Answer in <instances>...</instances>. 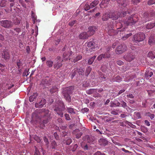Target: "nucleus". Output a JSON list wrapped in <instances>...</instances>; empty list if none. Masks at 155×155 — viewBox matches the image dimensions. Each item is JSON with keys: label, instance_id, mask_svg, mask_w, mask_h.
<instances>
[{"label": "nucleus", "instance_id": "de8ad7c7", "mask_svg": "<svg viewBox=\"0 0 155 155\" xmlns=\"http://www.w3.org/2000/svg\"><path fill=\"white\" fill-rule=\"evenodd\" d=\"M77 72L79 75L82 74L83 72V70L81 68L77 69Z\"/></svg>", "mask_w": 155, "mask_h": 155}, {"label": "nucleus", "instance_id": "774afa93", "mask_svg": "<svg viewBox=\"0 0 155 155\" xmlns=\"http://www.w3.org/2000/svg\"><path fill=\"white\" fill-rule=\"evenodd\" d=\"M29 74V73H28V71L27 70H25V72L23 74V75L24 76H27Z\"/></svg>", "mask_w": 155, "mask_h": 155}, {"label": "nucleus", "instance_id": "4c0bfd02", "mask_svg": "<svg viewBox=\"0 0 155 155\" xmlns=\"http://www.w3.org/2000/svg\"><path fill=\"white\" fill-rule=\"evenodd\" d=\"M77 69H75L74 70H73L72 71L71 78H73L77 72Z\"/></svg>", "mask_w": 155, "mask_h": 155}, {"label": "nucleus", "instance_id": "0e129e2a", "mask_svg": "<svg viewBox=\"0 0 155 155\" xmlns=\"http://www.w3.org/2000/svg\"><path fill=\"white\" fill-rule=\"evenodd\" d=\"M45 112L46 114L45 116L48 117L49 116V114H48L49 111L48 110H45Z\"/></svg>", "mask_w": 155, "mask_h": 155}, {"label": "nucleus", "instance_id": "f257e3e1", "mask_svg": "<svg viewBox=\"0 0 155 155\" xmlns=\"http://www.w3.org/2000/svg\"><path fill=\"white\" fill-rule=\"evenodd\" d=\"M65 109V106L63 102L60 101L58 104V105L56 106L54 110L60 117H62L64 114L63 111Z\"/></svg>", "mask_w": 155, "mask_h": 155}, {"label": "nucleus", "instance_id": "49530a36", "mask_svg": "<svg viewBox=\"0 0 155 155\" xmlns=\"http://www.w3.org/2000/svg\"><path fill=\"white\" fill-rule=\"evenodd\" d=\"M155 4V0H150L148 2V4L149 5H151Z\"/></svg>", "mask_w": 155, "mask_h": 155}, {"label": "nucleus", "instance_id": "79ce46f5", "mask_svg": "<svg viewBox=\"0 0 155 155\" xmlns=\"http://www.w3.org/2000/svg\"><path fill=\"white\" fill-rule=\"evenodd\" d=\"M57 91V88L56 87H52L51 89H50V91L51 93H54Z\"/></svg>", "mask_w": 155, "mask_h": 155}, {"label": "nucleus", "instance_id": "c756f323", "mask_svg": "<svg viewBox=\"0 0 155 155\" xmlns=\"http://www.w3.org/2000/svg\"><path fill=\"white\" fill-rule=\"evenodd\" d=\"M147 56L151 59H153L155 58V55L152 51H150L148 53Z\"/></svg>", "mask_w": 155, "mask_h": 155}, {"label": "nucleus", "instance_id": "a18cd8bd", "mask_svg": "<svg viewBox=\"0 0 155 155\" xmlns=\"http://www.w3.org/2000/svg\"><path fill=\"white\" fill-rule=\"evenodd\" d=\"M106 77L105 75H101L100 78V79L101 80L100 81L102 82V81H105L106 80Z\"/></svg>", "mask_w": 155, "mask_h": 155}, {"label": "nucleus", "instance_id": "ea45409f", "mask_svg": "<svg viewBox=\"0 0 155 155\" xmlns=\"http://www.w3.org/2000/svg\"><path fill=\"white\" fill-rule=\"evenodd\" d=\"M134 115L137 119H139L141 118L140 114L139 112H135Z\"/></svg>", "mask_w": 155, "mask_h": 155}, {"label": "nucleus", "instance_id": "cd10ccee", "mask_svg": "<svg viewBox=\"0 0 155 155\" xmlns=\"http://www.w3.org/2000/svg\"><path fill=\"white\" fill-rule=\"evenodd\" d=\"M98 3V1L97 0H94L90 4V7L91 8H93L95 7Z\"/></svg>", "mask_w": 155, "mask_h": 155}, {"label": "nucleus", "instance_id": "603ef678", "mask_svg": "<svg viewBox=\"0 0 155 155\" xmlns=\"http://www.w3.org/2000/svg\"><path fill=\"white\" fill-rule=\"evenodd\" d=\"M91 70V68L90 67H88L87 68L86 71L87 74H88L90 73Z\"/></svg>", "mask_w": 155, "mask_h": 155}, {"label": "nucleus", "instance_id": "f704fd0d", "mask_svg": "<svg viewBox=\"0 0 155 155\" xmlns=\"http://www.w3.org/2000/svg\"><path fill=\"white\" fill-rule=\"evenodd\" d=\"M6 1L5 0H2L1 1L0 4V6L1 7H4L6 5Z\"/></svg>", "mask_w": 155, "mask_h": 155}, {"label": "nucleus", "instance_id": "13d9d810", "mask_svg": "<svg viewBox=\"0 0 155 155\" xmlns=\"http://www.w3.org/2000/svg\"><path fill=\"white\" fill-rule=\"evenodd\" d=\"M117 63L119 65H121L123 64V62L119 60L117 61Z\"/></svg>", "mask_w": 155, "mask_h": 155}, {"label": "nucleus", "instance_id": "864d4df0", "mask_svg": "<svg viewBox=\"0 0 155 155\" xmlns=\"http://www.w3.org/2000/svg\"><path fill=\"white\" fill-rule=\"evenodd\" d=\"M121 105L122 107L125 108L127 107L126 103L124 101H122Z\"/></svg>", "mask_w": 155, "mask_h": 155}, {"label": "nucleus", "instance_id": "8fccbe9b", "mask_svg": "<svg viewBox=\"0 0 155 155\" xmlns=\"http://www.w3.org/2000/svg\"><path fill=\"white\" fill-rule=\"evenodd\" d=\"M31 16L32 17V18H33L32 20L34 21V23L35 22V20H36V16H35V15L33 14L32 12Z\"/></svg>", "mask_w": 155, "mask_h": 155}, {"label": "nucleus", "instance_id": "09e8293b", "mask_svg": "<svg viewBox=\"0 0 155 155\" xmlns=\"http://www.w3.org/2000/svg\"><path fill=\"white\" fill-rule=\"evenodd\" d=\"M141 129L142 131L145 133L147 132L148 131L147 128L145 127H142L141 128Z\"/></svg>", "mask_w": 155, "mask_h": 155}, {"label": "nucleus", "instance_id": "6e6552de", "mask_svg": "<svg viewBox=\"0 0 155 155\" xmlns=\"http://www.w3.org/2000/svg\"><path fill=\"white\" fill-rule=\"evenodd\" d=\"M136 17H130L127 21H125L124 23L127 25H132L134 24L137 21L138 19H135Z\"/></svg>", "mask_w": 155, "mask_h": 155}, {"label": "nucleus", "instance_id": "e433bc0d", "mask_svg": "<svg viewBox=\"0 0 155 155\" xmlns=\"http://www.w3.org/2000/svg\"><path fill=\"white\" fill-rule=\"evenodd\" d=\"M132 35V33H130L126 35H125L122 38V39L123 40H125L128 38L129 37Z\"/></svg>", "mask_w": 155, "mask_h": 155}, {"label": "nucleus", "instance_id": "6ab92c4d", "mask_svg": "<svg viewBox=\"0 0 155 155\" xmlns=\"http://www.w3.org/2000/svg\"><path fill=\"white\" fill-rule=\"evenodd\" d=\"M120 103L117 100L111 101L110 103V106L112 107H118L119 106Z\"/></svg>", "mask_w": 155, "mask_h": 155}, {"label": "nucleus", "instance_id": "052dcab7", "mask_svg": "<svg viewBox=\"0 0 155 155\" xmlns=\"http://www.w3.org/2000/svg\"><path fill=\"white\" fill-rule=\"evenodd\" d=\"M54 136L55 137V138L57 140H58L59 139V136L56 133H54Z\"/></svg>", "mask_w": 155, "mask_h": 155}, {"label": "nucleus", "instance_id": "f8f14e48", "mask_svg": "<svg viewBox=\"0 0 155 155\" xmlns=\"http://www.w3.org/2000/svg\"><path fill=\"white\" fill-rule=\"evenodd\" d=\"M135 58V56L132 53L125 55L124 58L127 61H131Z\"/></svg>", "mask_w": 155, "mask_h": 155}, {"label": "nucleus", "instance_id": "680f3d73", "mask_svg": "<svg viewBox=\"0 0 155 155\" xmlns=\"http://www.w3.org/2000/svg\"><path fill=\"white\" fill-rule=\"evenodd\" d=\"M17 65L19 68L22 65V63L21 61L19 60L18 62H17Z\"/></svg>", "mask_w": 155, "mask_h": 155}, {"label": "nucleus", "instance_id": "c03bdc74", "mask_svg": "<svg viewBox=\"0 0 155 155\" xmlns=\"http://www.w3.org/2000/svg\"><path fill=\"white\" fill-rule=\"evenodd\" d=\"M90 8V5H89L88 3H86L85 6H84V9L86 11H87L89 10Z\"/></svg>", "mask_w": 155, "mask_h": 155}, {"label": "nucleus", "instance_id": "393cba45", "mask_svg": "<svg viewBox=\"0 0 155 155\" xmlns=\"http://www.w3.org/2000/svg\"><path fill=\"white\" fill-rule=\"evenodd\" d=\"M38 95L36 93H33V95L29 97V101L31 102H33L35 99L36 98Z\"/></svg>", "mask_w": 155, "mask_h": 155}, {"label": "nucleus", "instance_id": "2f4dec72", "mask_svg": "<svg viewBox=\"0 0 155 155\" xmlns=\"http://www.w3.org/2000/svg\"><path fill=\"white\" fill-rule=\"evenodd\" d=\"M121 80V78L119 76H117L113 80V81L120 82Z\"/></svg>", "mask_w": 155, "mask_h": 155}, {"label": "nucleus", "instance_id": "5fc2aeb1", "mask_svg": "<svg viewBox=\"0 0 155 155\" xmlns=\"http://www.w3.org/2000/svg\"><path fill=\"white\" fill-rule=\"evenodd\" d=\"M64 115L65 117V118L67 120H70V116L68 114H65Z\"/></svg>", "mask_w": 155, "mask_h": 155}, {"label": "nucleus", "instance_id": "69168bd1", "mask_svg": "<svg viewBox=\"0 0 155 155\" xmlns=\"http://www.w3.org/2000/svg\"><path fill=\"white\" fill-rule=\"evenodd\" d=\"M144 122L146 124L147 126H150V124L149 121H148L147 120H146L144 121Z\"/></svg>", "mask_w": 155, "mask_h": 155}, {"label": "nucleus", "instance_id": "3c124183", "mask_svg": "<svg viewBox=\"0 0 155 155\" xmlns=\"http://www.w3.org/2000/svg\"><path fill=\"white\" fill-rule=\"evenodd\" d=\"M72 142V140L70 138H69L66 141V144L67 145H69Z\"/></svg>", "mask_w": 155, "mask_h": 155}, {"label": "nucleus", "instance_id": "39448f33", "mask_svg": "<svg viewBox=\"0 0 155 155\" xmlns=\"http://www.w3.org/2000/svg\"><path fill=\"white\" fill-rule=\"evenodd\" d=\"M127 49V47L124 44H122L118 45L117 47L116 52L117 54L122 53Z\"/></svg>", "mask_w": 155, "mask_h": 155}, {"label": "nucleus", "instance_id": "7ed1b4c3", "mask_svg": "<svg viewBox=\"0 0 155 155\" xmlns=\"http://www.w3.org/2000/svg\"><path fill=\"white\" fill-rule=\"evenodd\" d=\"M73 88L71 86L68 87L64 89L62 91V93L64 98L68 102L71 101L70 94L71 93V90Z\"/></svg>", "mask_w": 155, "mask_h": 155}, {"label": "nucleus", "instance_id": "f3484780", "mask_svg": "<svg viewBox=\"0 0 155 155\" xmlns=\"http://www.w3.org/2000/svg\"><path fill=\"white\" fill-rule=\"evenodd\" d=\"M45 104V100H41L39 103L35 104V106L37 108L42 107Z\"/></svg>", "mask_w": 155, "mask_h": 155}, {"label": "nucleus", "instance_id": "e2e57ef3", "mask_svg": "<svg viewBox=\"0 0 155 155\" xmlns=\"http://www.w3.org/2000/svg\"><path fill=\"white\" fill-rule=\"evenodd\" d=\"M94 155H105V154L103 153H101L99 151H97L95 153Z\"/></svg>", "mask_w": 155, "mask_h": 155}, {"label": "nucleus", "instance_id": "aec40b11", "mask_svg": "<svg viewBox=\"0 0 155 155\" xmlns=\"http://www.w3.org/2000/svg\"><path fill=\"white\" fill-rule=\"evenodd\" d=\"M72 52L71 51L70 52L69 55V56H68L67 57V56L69 54V53H68V52H64L63 54V57L64 58V60H67L68 59L70 60V57H69V56L70 55H71V54H72Z\"/></svg>", "mask_w": 155, "mask_h": 155}, {"label": "nucleus", "instance_id": "338daca9", "mask_svg": "<svg viewBox=\"0 0 155 155\" xmlns=\"http://www.w3.org/2000/svg\"><path fill=\"white\" fill-rule=\"evenodd\" d=\"M127 96L128 97L130 98H133L134 97V96L133 95V94H128L127 95Z\"/></svg>", "mask_w": 155, "mask_h": 155}, {"label": "nucleus", "instance_id": "4d7b16f0", "mask_svg": "<svg viewBox=\"0 0 155 155\" xmlns=\"http://www.w3.org/2000/svg\"><path fill=\"white\" fill-rule=\"evenodd\" d=\"M148 116H149L150 119L151 120H152L154 117V115L153 114H150V113H148V114L147 115Z\"/></svg>", "mask_w": 155, "mask_h": 155}, {"label": "nucleus", "instance_id": "a878e982", "mask_svg": "<svg viewBox=\"0 0 155 155\" xmlns=\"http://www.w3.org/2000/svg\"><path fill=\"white\" fill-rule=\"evenodd\" d=\"M109 0H103L100 4V6L101 8L105 7L107 5L106 4Z\"/></svg>", "mask_w": 155, "mask_h": 155}, {"label": "nucleus", "instance_id": "37998d69", "mask_svg": "<svg viewBox=\"0 0 155 155\" xmlns=\"http://www.w3.org/2000/svg\"><path fill=\"white\" fill-rule=\"evenodd\" d=\"M52 148H55L57 146V144L55 141H53L51 143Z\"/></svg>", "mask_w": 155, "mask_h": 155}, {"label": "nucleus", "instance_id": "5701e85b", "mask_svg": "<svg viewBox=\"0 0 155 155\" xmlns=\"http://www.w3.org/2000/svg\"><path fill=\"white\" fill-rule=\"evenodd\" d=\"M106 54H101L97 58V59L98 61H100L102 60L103 58H108L110 57V54H107V56L105 55Z\"/></svg>", "mask_w": 155, "mask_h": 155}, {"label": "nucleus", "instance_id": "bb28decb", "mask_svg": "<svg viewBox=\"0 0 155 155\" xmlns=\"http://www.w3.org/2000/svg\"><path fill=\"white\" fill-rule=\"evenodd\" d=\"M109 13H104L102 16V19L104 21H106L107 20L109 17Z\"/></svg>", "mask_w": 155, "mask_h": 155}, {"label": "nucleus", "instance_id": "72a5a7b5", "mask_svg": "<svg viewBox=\"0 0 155 155\" xmlns=\"http://www.w3.org/2000/svg\"><path fill=\"white\" fill-rule=\"evenodd\" d=\"M94 89H90L86 91V93L88 94H91L95 92Z\"/></svg>", "mask_w": 155, "mask_h": 155}, {"label": "nucleus", "instance_id": "6e6d98bb", "mask_svg": "<svg viewBox=\"0 0 155 155\" xmlns=\"http://www.w3.org/2000/svg\"><path fill=\"white\" fill-rule=\"evenodd\" d=\"M44 141L46 143V145H47L49 143L48 140L47 139V138L45 137H44Z\"/></svg>", "mask_w": 155, "mask_h": 155}, {"label": "nucleus", "instance_id": "1a4fd4ad", "mask_svg": "<svg viewBox=\"0 0 155 155\" xmlns=\"http://www.w3.org/2000/svg\"><path fill=\"white\" fill-rule=\"evenodd\" d=\"M154 15H155V12L154 13L151 12L149 15L147 13H144L143 14V17L142 18V21H143V22L144 23L149 21L150 17L151 16H153Z\"/></svg>", "mask_w": 155, "mask_h": 155}, {"label": "nucleus", "instance_id": "423d86ee", "mask_svg": "<svg viewBox=\"0 0 155 155\" xmlns=\"http://www.w3.org/2000/svg\"><path fill=\"white\" fill-rule=\"evenodd\" d=\"M63 60L60 56H57L54 61V68H58L61 67L62 65V62Z\"/></svg>", "mask_w": 155, "mask_h": 155}, {"label": "nucleus", "instance_id": "a211bd4d", "mask_svg": "<svg viewBox=\"0 0 155 155\" xmlns=\"http://www.w3.org/2000/svg\"><path fill=\"white\" fill-rule=\"evenodd\" d=\"M67 110L70 114L73 115L76 114L77 110L76 109H74L71 107H67Z\"/></svg>", "mask_w": 155, "mask_h": 155}, {"label": "nucleus", "instance_id": "20e7f679", "mask_svg": "<svg viewBox=\"0 0 155 155\" xmlns=\"http://www.w3.org/2000/svg\"><path fill=\"white\" fill-rule=\"evenodd\" d=\"M127 13L126 12H121V13H117L116 12H110L109 13V18H112L113 20H115L117 19L119 17H122L125 15Z\"/></svg>", "mask_w": 155, "mask_h": 155}, {"label": "nucleus", "instance_id": "bf43d9fd", "mask_svg": "<svg viewBox=\"0 0 155 155\" xmlns=\"http://www.w3.org/2000/svg\"><path fill=\"white\" fill-rule=\"evenodd\" d=\"M78 147V145L77 144H75L74 145L73 147V149H72V151H74Z\"/></svg>", "mask_w": 155, "mask_h": 155}, {"label": "nucleus", "instance_id": "4be33fe9", "mask_svg": "<svg viewBox=\"0 0 155 155\" xmlns=\"http://www.w3.org/2000/svg\"><path fill=\"white\" fill-rule=\"evenodd\" d=\"M51 81L50 80L48 77L44 78L43 80V84H44L49 85L51 84Z\"/></svg>", "mask_w": 155, "mask_h": 155}, {"label": "nucleus", "instance_id": "9d476101", "mask_svg": "<svg viewBox=\"0 0 155 155\" xmlns=\"http://www.w3.org/2000/svg\"><path fill=\"white\" fill-rule=\"evenodd\" d=\"M1 25L5 28H9L12 26V22L8 20H4L1 22Z\"/></svg>", "mask_w": 155, "mask_h": 155}, {"label": "nucleus", "instance_id": "a19ab883", "mask_svg": "<svg viewBox=\"0 0 155 155\" xmlns=\"http://www.w3.org/2000/svg\"><path fill=\"white\" fill-rule=\"evenodd\" d=\"M53 64V61H48L46 62V64L47 66L49 67H51L52 66Z\"/></svg>", "mask_w": 155, "mask_h": 155}, {"label": "nucleus", "instance_id": "f03ea898", "mask_svg": "<svg viewBox=\"0 0 155 155\" xmlns=\"http://www.w3.org/2000/svg\"><path fill=\"white\" fill-rule=\"evenodd\" d=\"M145 38V35L142 33H140L135 35L134 36L133 39V43L134 45H139L137 43V42H139L142 41Z\"/></svg>", "mask_w": 155, "mask_h": 155}, {"label": "nucleus", "instance_id": "58836bf2", "mask_svg": "<svg viewBox=\"0 0 155 155\" xmlns=\"http://www.w3.org/2000/svg\"><path fill=\"white\" fill-rule=\"evenodd\" d=\"M81 146L85 150H87L88 147L87 144L84 145V142H83L81 143Z\"/></svg>", "mask_w": 155, "mask_h": 155}, {"label": "nucleus", "instance_id": "b1692460", "mask_svg": "<svg viewBox=\"0 0 155 155\" xmlns=\"http://www.w3.org/2000/svg\"><path fill=\"white\" fill-rule=\"evenodd\" d=\"M21 18L20 17L18 18H14L13 19V21L14 24L15 25H18L19 24L20 22Z\"/></svg>", "mask_w": 155, "mask_h": 155}, {"label": "nucleus", "instance_id": "0eeeda50", "mask_svg": "<svg viewBox=\"0 0 155 155\" xmlns=\"http://www.w3.org/2000/svg\"><path fill=\"white\" fill-rule=\"evenodd\" d=\"M95 43L93 41H89L86 42L85 44V46H87V51H88L90 50V51H91L92 50H93L95 47Z\"/></svg>", "mask_w": 155, "mask_h": 155}, {"label": "nucleus", "instance_id": "7c9ffc66", "mask_svg": "<svg viewBox=\"0 0 155 155\" xmlns=\"http://www.w3.org/2000/svg\"><path fill=\"white\" fill-rule=\"evenodd\" d=\"M96 58V56H94L93 57L90 58L88 61V63L89 64H91L94 62V59Z\"/></svg>", "mask_w": 155, "mask_h": 155}, {"label": "nucleus", "instance_id": "ddd939ff", "mask_svg": "<svg viewBox=\"0 0 155 155\" xmlns=\"http://www.w3.org/2000/svg\"><path fill=\"white\" fill-rule=\"evenodd\" d=\"M2 57L6 60H8L10 58V55L7 50H4L2 53Z\"/></svg>", "mask_w": 155, "mask_h": 155}, {"label": "nucleus", "instance_id": "c9c22d12", "mask_svg": "<svg viewBox=\"0 0 155 155\" xmlns=\"http://www.w3.org/2000/svg\"><path fill=\"white\" fill-rule=\"evenodd\" d=\"M14 30L15 31V34L12 33V35H18V33L20 32L21 31V29L19 28H15Z\"/></svg>", "mask_w": 155, "mask_h": 155}, {"label": "nucleus", "instance_id": "412c9836", "mask_svg": "<svg viewBox=\"0 0 155 155\" xmlns=\"http://www.w3.org/2000/svg\"><path fill=\"white\" fill-rule=\"evenodd\" d=\"M73 133L74 134L76 135V137L77 138H79L82 134L81 132L77 129L74 131Z\"/></svg>", "mask_w": 155, "mask_h": 155}, {"label": "nucleus", "instance_id": "c85d7f7f", "mask_svg": "<svg viewBox=\"0 0 155 155\" xmlns=\"http://www.w3.org/2000/svg\"><path fill=\"white\" fill-rule=\"evenodd\" d=\"M154 26H155V22L148 23L146 25V28L147 29H151Z\"/></svg>", "mask_w": 155, "mask_h": 155}, {"label": "nucleus", "instance_id": "2eb2a0df", "mask_svg": "<svg viewBox=\"0 0 155 155\" xmlns=\"http://www.w3.org/2000/svg\"><path fill=\"white\" fill-rule=\"evenodd\" d=\"M79 38L81 39H85L87 38L89 36L88 34L86 32L81 33L79 36Z\"/></svg>", "mask_w": 155, "mask_h": 155}, {"label": "nucleus", "instance_id": "4468645a", "mask_svg": "<svg viewBox=\"0 0 155 155\" xmlns=\"http://www.w3.org/2000/svg\"><path fill=\"white\" fill-rule=\"evenodd\" d=\"M117 3L119 6L125 8L128 3L127 1L126 0H117Z\"/></svg>", "mask_w": 155, "mask_h": 155}, {"label": "nucleus", "instance_id": "9b49d317", "mask_svg": "<svg viewBox=\"0 0 155 155\" xmlns=\"http://www.w3.org/2000/svg\"><path fill=\"white\" fill-rule=\"evenodd\" d=\"M87 33L89 36L93 35L97 29L96 27L94 26H90L88 28Z\"/></svg>", "mask_w": 155, "mask_h": 155}, {"label": "nucleus", "instance_id": "473e14b6", "mask_svg": "<svg viewBox=\"0 0 155 155\" xmlns=\"http://www.w3.org/2000/svg\"><path fill=\"white\" fill-rule=\"evenodd\" d=\"M82 58V56L79 55L76 57V58L74 59L73 61L74 62H76L81 60Z\"/></svg>", "mask_w": 155, "mask_h": 155}, {"label": "nucleus", "instance_id": "dca6fc26", "mask_svg": "<svg viewBox=\"0 0 155 155\" xmlns=\"http://www.w3.org/2000/svg\"><path fill=\"white\" fill-rule=\"evenodd\" d=\"M148 43L150 45H152L155 43V35H151L149 38Z\"/></svg>", "mask_w": 155, "mask_h": 155}]
</instances>
